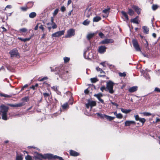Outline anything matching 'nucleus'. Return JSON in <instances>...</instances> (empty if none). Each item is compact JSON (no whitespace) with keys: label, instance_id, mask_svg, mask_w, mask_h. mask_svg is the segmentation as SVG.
Listing matches in <instances>:
<instances>
[{"label":"nucleus","instance_id":"obj_1","mask_svg":"<svg viewBox=\"0 0 160 160\" xmlns=\"http://www.w3.org/2000/svg\"><path fill=\"white\" fill-rule=\"evenodd\" d=\"M34 157L35 159H38L42 160V159L51 160L54 158V156L50 153H47L42 155L37 152H35Z\"/></svg>","mask_w":160,"mask_h":160},{"label":"nucleus","instance_id":"obj_2","mask_svg":"<svg viewBox=\"0 0 160 160\" xmlns=\"http://www.w3.org/2000/svg\"><path fill=\"white\" fill-rule=\"evenodd\" d=\"M0 108L2 118L4 120H8V119L7 116V112L9 109L8 107L2 104L1 105Z\"/></svg>","mask_w":160,"mask_h":160},{"label":"nucleus","instance_id":"obj_3","mask_svg":"<svg viewBox=\"0 0 160 160\" xmlns=\"http://www.w3.org/2000/svg\"><path fill=\"white\" fill-rule=\"evenodd\" d=\"M114 84V83L111 81H109L107 83L106 88L111 94L113 93L114 92L113 89Z\"/></svg>","mask_w":160,"mask_h":160},{"label":"nucleus","instance_id":"obj_4","mask_svg":"<svg viewBox=\"0 0 160 160\" xmlns=\"http://www.w3.org/2000/svg\"><path fill=\"white\" fill-rule=\"evenodd\" d=\"M75 35V30L73 29H70L67 32V34L65 37V38H70Z\"/></svg>","mask_w":160,"mask_h":160},{"label":"nucleus","instance_id":"obj_5","mask_svg":"<svg viewBox=\"0 0 160 160\" xmlns=\"http://www.w3.org/2000/svg\"><path fill=\"white\" fill-rule=\"evenodd\" d=\"M65 33V30L60 31L58 32H56L52 35V37H58L64 34Z\"/></svg>","mask_w":160,"mask_h":160},{"label":"nucleus","instance_id":"obj_6","mask_svg":"<svg viewBox=\"0 0 160 160\" xmlns=\"http://www.w3.org/2000/svg\"><path fill=\"white\" fill-rule=\"evenodd\" d=\"M11 57H19V54L16 49H14L10 52Z\"/></svg>","mask_w":160,"mask_h":160},{"label":"nucleus","instance_id":"obj_7","mask_svg":"<svg viewBox=\"0 0 160 160\" xmlns=\"http://www.w3.org/2000/svg\"><path fill=\"white\" fill-rule=\"evenodd\" d=\"M85 105L86 107L88 108L90 107H91L90 109L91 111L92 107L95 106L96 105V103L95 101L89 100L88 103L86 104Z\"/></svg>","mask_w":160,"mask_h":160},{"label":"nucleus","instance_id":"obj_8","mask_svg":"<svg viewBox=\"0 0 160 160\" xmlns=\"http://www.w3.org/2000/svg\"><path fill=\"white\" fill-rule=\"evenodd\" d=\"M133 45L137 51H141L137 40L133 39L132 41Z\"/></svg>","mask_w":160,"mask_h":160},{"label":"nucleus","instance_id":"obj_9","mask_svg":"<svg viewBox=\"0 0 160 160\" xmlns=\"http://www.w3.org/2000/svg\"><path fill=\"white\" fill-rule=\"evenodd\" d=\"M92 10L91 8H87L84 12L85 16L87 18H89L92 15Z\"/></svg>","mask_w":160,"mask_h":160},{"label":"nucleus","instance_id":"obj_10","mask_svg":"<svg viewBox=\"0 0 160 160\" xmlns=\"http://www.w3.org/2000/svg\"><path fill=\"white\" fill-rule=\"evenodd\" d=\"M113 40L111 39H105L99 42L100 44H105L109 43H112L113 42Z\"/></svg>","mask_w":160,"mask_h":160},{"label":"nucleus","instance_id":"obj_11","mask_svg":"<svg viewBox=\"0 0 160 160\" xmlns=\"http://www.w3.org/2000/svg\"><path fill=\"white\" fill-rule=\"evenodd\" d=\"M25 105V103L23 102H20L18 103L15 104H8V105L11 106L12 107H22Z\"/></svg>","mask_w":160,"mask_h":160},{"label":"nucleus","instance_id":"obj_12","mask_svg":"<svg viewBox=\"0 0 160 160\" xmlns=\"http://www.w3.org/2000/svg\"><path fill=\"white\" fill-rule=\"evenodd\" d=\"M55 70L59 71V72H58L59 74H63L65 73V72H64V67L63 66L56 68Z\"/></svg>","mask_w":160,"mask_h":160},{"label":"nucleus","instance_id":"obj_13","mask_svg":"<svg viewBox=\"0 0 160 160\" xmlns=\"http://www.w3.org/2000/svg\"><path fill=\"white\" fill-rule=\"evenodd\" d=\"M134 117L136 120L139 121L140 122H142L143 124L146 121V119L145 118H139V116L138 115H135Z\"/></svg>","mask_w":160,"mask_h":160},{"label":"nucleus","instance_id":"obj_14","mask_svg":"<svg viewBox=\"0 0 160 160\" xmlns=\"http://www.w3.org/2000/svg\"><path fill=\"white\" fill-rule=\"evenodd\" d=\"M106 49L105 46H100L98 47V52L100 53H103L106 52Z\"/></svg>","mask_w":160,"mask_h":160},{"label":"nucleus","instance_id":"obj_15","mask_svg":"<svg viewBox=\"0 0 160 160\" xmlns=\"http://www.w3.org/2000/svg\"><path fill=\"white\" fill-rule=\"evenodd\" d=\"M135 122L133 121H126L125 122V126H129L132 124H135Z\"/></svg>","mask_w":160,"mask_h":160},{"label":"nucleus","instance_id":"obj_16","mask_svg":"<svg viewBox=\"0 0 160 160\" xmlns=\"http://www.w3.org/2000/svg\"><path fill=\"white\" fill-rule=\"evenodd\" d=\"M132 8L135 10L138 14H140L141 13V9L136 6L133 5Z\"/></svg>","mask_w":160,"mask_h":160},{"label":"nucleus","instance_id":"obj_17","mask_svg":"<svg viewBox=\"0 0 160 160\" xmlns=\"http://www.w3.org/2000/svg\"><path fill=\"white\" fill-rule=\"evenodd\" d=\"M138 87L137 86H134L131 87L128 89V91L130 92H133L137 91Z\"/></svg>","mask_w":160,"mask_h":160},{"label":"nucleus","instance_id":"obj_18","mask_svg":"<svg viewBox=\"0 0 160 160\" xmlns=\"http://www.w3.org/2000/svg\"><path fill=\"white\" fill-rule=\"evenodd\" d=\"M70 154L71 156H77L79 155L78 152L73 150L70 151Z\"/></svg>","mask_w":160,"mask_h":160},{"label":"nucleus","instance_id":"obj_19","mask_svg":"<svg viewBox=\"0 0 160 160\" xmlns=\"http://www.w3.org/2000/svg\"><path fill=\"white\" fill-rule=\"evenodd\" d=\"M110 8L107 7V8L102 10V12L105 14V17H107L109 14L110 10Z\"/></svg>","mask_w":160,"mask_h":160},{"label":"nucleus","instance_id":"obj_20","mask_svg":"<svg viewBox=\"0 0 160 160\" xmlns=\"http://www.w3.org/2000/svg\"><path fill=\"white\" fill-rule=\"evenodd\" d=\"M104 118L109 121H112L115 118L114 117H111L106 115H104Z\"/></svg>","mask_w":160,"mask_h":160},{"label":"nucleus","instance_id":"obj_21","mask_svg":"<svg viewBox=\"0 0 160 160\" xmlns=\"http://www.w3.org/2000/svg\"><path fill=\"white\" fill-rule=\"evenodd\" d=\"M121 110L122 112L125 113H128L131 111L130 109H126L122 108L121 109Z\"/></svg>","mask_w":160,"mask_h":160},{"label":"nucleus","instance_id":"obj_22","mask_svg":"<svg viewBox=\"0 0 160 160\" xmlns=\"http://www.w3.org/2000/svg\"><path fill=\"white\" fill-rule=\"evenodd\" d=\"M121 13L122 15L125 17L126 20H129L128 15L125 12L122 11L121 12Z\"/></svg>","mask_w":160,"mask_h":160},{"label":"nucleus","instance_id":"obj_23","mask_svg":"<svg viewBox=\"0 0 160 160\" xmlns=\"http://www.w3.org/2000/svg\"><path fill=\"white\" fill-rule=\"evenodd\" d=\"M36 16V13L34 12L30 13L29 14V17L30 18H34Z\"/></svg>","mask_w":160,"mask_h":160},{"label":"nucleus","instance_id":"obj_24","mask_svg":"<svg viewBox=\"0 0 160 160\" xmlns=\"http://www.w3.org/2000/svg\"><path fill=\"white\" fill-rule=\"evenodd\" d=\"M101 19V18L99 16H96L93 18V21L94 22H98Z\"/></svg>","mask_w":160,"mask_h":160},{"label":"nucleus","instance_id":"obj_25","mask_svg":"<svg viewBox=\"0 0 160 160\" xmlns=\"http://www.w3.org/2000/svg\"><path fill=\"white\" fill-rule=\"evenodd\" d=\"M142 28L143 29L144 33L146 34L148 33L149 32L148 28L146 26H144L142 27Z\"/></svg>","mask_w":160,"mask_h":160},{"label":"nucleus","instance_id":"obj_26","mask_svg":"<svg viewBox=\"0 0 160 160\" xmlns=\"http://www.w3.org/2000/svg\"><path fill=\"white\" fill-rule=\"evenodd\" d=\"M128 14L130 16H132L134 14V12L131 9L129 8L128 10Z\"/></svg>","mask_w":160,"mask_h":160},{"label":"nucleus","instance_id":"obj_27","mask_svg":"<svg viewBox=\"0 0 160 160\" xmlns=\"http://www.w3.org/2000/svg\"><path fill=\"white\" fill-rule=\"evenodd\" d=\"M94 36V33H90L88 34L87 36V38L88 39L90 40Z\"/></svg>","mask_w":160,"mask_h":160},{"label":"nucleus","instance_id":"obj_28","mask_svg":"<svg viewBox=\"0 0 160 160\" xmlns=\"http://www.w3.org/2000/svg\"><path fill=\"white\" fill-rule=\"evenodd\" d=\"M131 22H133V23H136V24H138L139 23V22H138V19H136V18H133L131 20Z\"/></svg>","mask_w":160,"mask_h":160},{"label":"nucleus","instance_id":"obj_29","mask_svg":"<svg viewBox=\"0 0 160 160\" xmlns=\"http://www.w3.org/2000/svg\"><path fill=\"white\" fill-rule=\"evenodd\" d=\"M19 39L21 40L22 41H23L24 42H25L27 41H29L31 38H18Z\"/></svg>","mask_w":160,"mask_h":160},{"label":"nucleus","instance_id":"obj_30","mask_svg":"<svg viewBox=\"0 0 160 160\" xmlns=\"http://www.w3.org/2000/svg\"><path fill=\"white\" fill-rule=\"evenodd\" d=\"M94 96L97 98L98 99L102 96V94L101 93H99L97 94H95Z\"/></svg>","mask_w":160,"mask_h":160},{"label":"nucleus","instance_id":"obj_31","mask_svg":"<svg viewBox=\"0 0 160 160\" xmlns=\"http://www.w3.org/2000/svg\"><path fill=\"white\" fill-rule=\"evenodd\" d=\"M0 96L1 97H3L5 98H10L11 97V96L10 95L6 94L4 93H0Z\"/></svg>","mask_w":160,"mask_h":160},{"label":"nucleus","instance_id":"obj_32","mask_svg":"<svg viewBox=\"0 0 160 160\" xmlns=\"http://www.w3.org/2000/svg\"><path fill=\"white\" fill-rule=\"evenodd\" d=\"M26 160H33V158L30 155L26 156L25 157Z\"/></svg>","mask_w":160,"mask_h":160},{"label":"nucleus","instance_id":"obj_33","mask_svg":"<svg viewBox=\"0 0 160 160\" xmlns=\"http://www.w3.org/2000/svg\"><path fill=\"white\" fill-rule=\"evenodd\" d=\"M90 22V21L88 20H85L83 22L82 24L84 25H88Z\"/></svg>","mask_w":160,"mask_h":160},{"label":"nucleus","instance_id":"obj_34","mask_svg":"<svg viewBox=\"0 0 160 160\" xmlns=\"http://www.w3.org/2000/svg\"><path fill=\"white\" fill-rule=\"evenodd\" d=\"M88 52H85L84 53V58L87 59H90L91 58V57L89 56H88L87 55V54Z\"/></svg>","mask_w":160,"mask_h":160},{"label":"nucleus","instance_id":"obj_35","mask_svg":"<svg viewBox=\"0 0 160 160\" xmlns=\"http://www.w3.org/2000/svg\"><path fill=\"white\" fill-rule=\"evenodd\" d=\"M23 157L22 155H17L16 157V160H22Z\"/></svg>","mask_w":160,"mask_h":160},{"label":"nucleus","instance_id":"obj_36","mask_svg":"<svg viewBox=\"0 0 160 160\" xmlns=\"http://www.w3.org/2000/svg\"><path fill=\"white\" fill-rule=\"evenodd\" d=\"M143 115L145 116H150L152 115V114L150 113L146 112H144L142 113Z\"/></svg>","mask_w":160,"mask_h":160},{"label":"nucleus","instance_id":"obj_37","mask_svg":"<svg viewBox=\"0 0 160 160\" xmlns=\"http://www.w3.org/2000/svg\"><path fill=\"white\" fill-rule=\"evenodd\" d=\"M96 70L98 71H99L100 72V73H105V72L104 71H103L101 69V68H100L99 67H97L96 68Z\"/></svg>","mask_w":160,"mask_h":160},{"label":"nucleus","instance_id":"obj_38","mask_svg":"<svg viewBox=\"0 0 160 160\" xmlns=\"http://www.w3.org/2000/svg\"><path fill=\"white\" fill-rule=\"evenodd\" d=\"M63 59L64 62L66 63L69 61L70 58L68 57H65Z\"/></svg>","mask_w":160,"mask_h":160},{"label":"nucleus","instance_id":"obj_39","mask_svg":"<svg viewBox=\"0 0 160 160\" xmlns=\"http://www.w3.org/2000/svg\"><path fill=\"white\" fill-rule=\"evenodd\" d=\"M29 8L27 6L26 7H21L20 8L21 10L23 11H26Z\"/></svg>","mask_w":160,"mask_h":160},{"label":"nucleus","instance_id":"obj_40","mask_svg":"<svg viewBox=\"0 0 160 160\" xmlns=\"http://www.w3.org/2000/svg\"><path fill=\"white\" fill-rule=\"evenodd\" d=\"M50 93L45 92L43 93V95L44 96V97L45 98H46L50 96Z\"/></svg>","mask_w":160,"mask_h":160},{"label":"nucleus","instance_id":"obj_41","mask_svg":"<svg viewBox=\"0 0 160 160\" xmlns=\"http://www.w3.org/2000/svg\"><path fill=\"white\" fill-rule=\"evenodd\" d=\"M19 31L20 32H26L27 31V29L26 28H22L20 29Z\"/></svg>","mask_w":160,"mask_h":160},{"label":"nucleus","instance_id":"obj_42","mask_svg":"<svg viewBox=\"0 0 160 160\" xmlns=\"http://www.w3.org/2000/svg\"><path fill=\"white\" fill-rule=\"evenodd\" d=\"M116 117L118 118L121 119L122 118L123 116L121 113H119L117 115Z\"/></svg>","mask_w":160,"mask_h":160},{"label":"nucleus","instance_id":"obj_43","mask_svg":"<svg viewBox=\"0 0 160 160\" xmlns=\"http://www.w3.org/2000/svg\"><path fill=\"white\" fill-rule=\"evenodd\" d=\"M22 100L24 101L28 102L29 100V98L28 97H26L22 98Z\"/></svg>","mask_w":160,"mask_h":160},{"label":"nucleus","instance_id":"obj_44","mask_svg":"<svg viewBox=\"0 0 160 160\" xmlns=\"http://www.w3.org/2000/svg\"><path fill=\"white\" fill-rule=\"evenodd\" d=\"M119 74L120 77H125L126 76V74L125 72H123V73L120 72L119 73Z\"/></svg>","mask_w":160,"mask_h":160},{"label":"nucleus","instance_id":"obj_45","mask_svg":"<svg viewBox=\"0 0 160 160\" xmlns=\"http://www.w3.org/2000/svg\"><path fill=\"white\" fill-rule=\"evenodd\" d=\"M68 103H66L62 105V108L63 109H65L68 107Z\"/></svg>","mask_w":160,"mask_h":160},{"label":"nucleus","instance_id":"obj_46","mask_svg":"<svg viewBox=\"0 0 160 160\" xmlns=\"http://www.w3.org/2000/svg\"><path fill=\"white\" fill-rule=\"evenodd\" d=\"M59 11L58 9H56L54 12H53V16H56L58 13V12Z\"/></svg>","mask_w":160,"mask_h":160},{"label":"nucleus","instance_id":"obj_47","mask_svg":"<svg viewBox=\"0 0 160 160\" xmlns=\"http://www.w3.org/2000/svg\"><path fill=\"white\" fill-rule=\"evenodd\" d=\"M91 82L93 83H95L97 81V79L96 78H91Z\"/></svg>","mask_w":160,"mask_h":160},{"label":"nucleus","instance_id":"obj_48","mask_svg":"<svg viewBox=\"0 0 160 160\" xmlns=\"http://www.w3.org/2000/svg\"><path fill=\"white\" fill-rule=\"evenodd\" d=\"M96 114L98 116L101 117V118H104V115H105V114H102L101 113H96Z\"/></svg>","mask_w":160,"mask_h":160},{"label":"nucleus","instance_id":"obj_49","mask_svg":"<svg viewBox=\"0 0 160 160\" xmlns=\"http://www.w3.org/2000/svg\"><path fill=\"white\" fill-rule=\"evenodd\" d=\"M39 29H41L42 30V31L43 32L44 31V27L43 25H42V24L41 25L39 26Z\"/></svg>","mask_w":160,"mask_h":160},{"label":"nucleus","instance_id":"obj_50","mask_svg":"<svg viewBox=\"0 0 160 160\" xmlns=\"http://www.w3.org/2000/svg\"><path fill=\"white\" fill-rule=\"evenodd\" d=\"M54 158H58L59 160H64L61 157L58 156L57 155H54Z\"/></svg>","mask_w":160,"mask_h":160},{"label":"nucleus","instance_id":"obj_51","mask_svg":"<svg viewBox=\"0 0 160 160\" xmlns=\"http://www.w3.org/2000/svg\"><path fill=\"white\" fill-rule=\"evenodd\" d=\"M52 28L53 29H55L57 28V25L55 23H53L52 24Z\"/></svg>","mask_w":160,"mask_h":160},{"label":"nucleus","instance_id":"obj_52","mask_svg":"<svg viewBox=\"0 0 160 160\" xmlns=\"http://www.w3.org/2000/svg\"><path fill=\"white\" fill-rule=\"evenodd\" d=\"M158 8V6L157 5H153L152 7V8L153 10H156Z\"/></svg>","mask_w":160,"mask_h":160},{"label":"nucleus","instance_id":"obj_53","mask_svg":"<svg viewBox=\"0 0 160 160\" xmlns=\"http://www.w3.org/2000/svg\"><path fill=\"white\" fill-rule=\"evenodd\" d=\"M51 88L53 89V90L55 91H58L57 86H53Z\"/></svg>","mask_w":160,"mask_h":160},{"label":"nucleus","instance_id":"obj_54","mask_svg":"<svg viewBox=\"0 0 160 160\" xmlns=\"http://www.w3.org/2000/svg\"><path fill=\"white\" fill-rule=\"evenodd\" d=\"M99 35L101 38H104V35L102 32H100V33H99Z\"/></svg>","mask_w":160,"mask_h":160},{"label":"nucleus","instance_id":"obj_55","mask_svg":"<svg viewBox=\"0 0 160 160\" xmlns=\"http://www.w3.org/2000/svg\"><path fill=\"white\" fill-rule=\"evenodd\" d=\"M100 90L102 91L103 92L104 90L106 89V87L105 86H103L100 88Z\"/></svg>","mask_w":160,"mask_h":160},{"label":"nucleus","instance_id":"obj_56","mask_svg":"<svg viewBox=\"0 0 160 160\" xmlns=\"http://www.w3.org/2000/svg\"><path fill=\"white\" fill-rule=\"evenodd\" d=\"M28 84H26L24 86L21 88V91L23 90L25 88L28 87Z\"/></svg>","mask_w":160,"mask_h":160},{"label":"nucleus","instance_id":"obj_57","mask_svg":"<svg viewBox=\"0 0 160 160\" xmlns=\"http://www.w3.org/2000/svg\"><path fill=\"white\" fill-rule=\"evenodd\" d=\"M28 4H30V6L28 7V8H29L32 7L33 6V3L32 2H28Z\"/></svg>","mask_w":160,"mask_h":160},{"label":"nucleus","instance_id":"obj_58","mask_svg":"<svg viewBox=\"0 0 160 160\" xmlns=\"http://www.w3.org/2000/svg\"><path fill=\"white\" fill-rule=\"evenodd\" d=\"M61 10L62 12H63L66 9L64 6H62L61 8Z\"/></svg>","mask_w":160,"mask_h":160},{"label":"nucleus","instance_id":"obj_59","mask_svg":"<svg viewBox=\"0 0 160 160\" xmlns=\"http://www.w3.org/2000/svg\"><path fill=\"white\" fill-rule=\"evenodd\" d=\"M39 24H40L39 23H38L37 24V25H36V26L34 28V30H38V26Z\"/></svg>","mask_w":160,"mask_h":160},{"label":"nucleus","instance_id":"obj_60","mask_svg":"<svg viewBox=\"0 0 160 160\" xmlns=\"http://www.w3.org/2000/svg\"><path fill=\"white\" fill-rule=\"evenodd\" d=\"M48 79V78L47 77H44L42 78L41 79H40L39 81H43L45 80H46Z\"/></svg>","mask_w":160,"mask_h":160},{"label":"nucleus","instance_id":"obj_61","mask_svg":"<svg viewBox=\"0 0 160 160\" xmlns=\"http://www.w3.org/2000/svg\"><path fill=\"white\" fill-rule=\"evenodd\" d=\"M1 28L2 29L3 32H6L7 31V29L3 27H2Z\"/></svg>","mask_w":160,"mask_h":160},{"label":"nucleus","instance_id":"obj_62","mask_svg":"<svg viewBox=\"0 0 160 160\" xmlns=\"http://www.w3.org/2000/svg\"><path fill=\"white\" fill-rule=\"evenodd\" d=\"M46 35V33H43L42 35V36L41 37V39H44L45 38Z\"/></svg>","mask_w":160,"mask_h":160},{"label":"nucleus","instance_id":"obj_63","mask_svg":"<svg viewBox=\"0 0 160 160\" xmlns=\"http://www.w3.org/2000/svg\"><path fill=\"white\" fill-rule=\"evenodd\" d=\"M154 91H155L158 92H160V89L159 88H155Z\"/></svg>","mask_w":160,"mask_h":160},{"label":"nucleus","instance_id":"obj_64","mask_svg":"<svg viewBox=\"0 0 160 160\" xmlns=\"http://www.w3.org/2000/svg\"><path fill=\"white\" fill-rule=\"evenodd\" d=\"M111 103H112V104H113V105H114L115 106H116V107H118V104H117L116 103H115V102H111Z\"/></svg>","mask_w":160,"mask_h":160}]
</instances>
